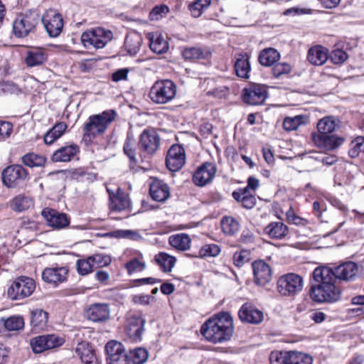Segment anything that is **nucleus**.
<instances>
[{
  "mask_svg": "<svg viewBox=\"0 0 364 364\" xmlns=\"http://www.w3.org/2000/svg\"><path fill=\"white\" fill-rule=\"evenodd\" d=\"M234 331L232 318L228 312H222L209 318L201 326V334L208 341L217 343L230 339Z\"/></svg>",
  "mask_w": 364,
  "mask_h": 364,
  "instance_id": "nucleus-1",
  "label": "nucleus"
},
{
  "mask_svg": "<svg viewBox=\"0 0 364 364\" xmlns=\"http://www.w3.org/2000/svg\"><path fill=\"white\" fill-rule=\"evenodd\" d=\"M116 117L117 112L114 109H107L101 114L90 116L84 125V134L90 136L104 133Z\"/></svg>",
  "mask_w": 364,
  "mask_h": 364,
  "instance_id": "nucleus-2",
  "label": "nucleus"
},
{
  "mask_svg": "<svg viewBox=\"0 0 364 364\" xmlns=\"http://www.w3.org/2000/svg\"><path fill=\"white\" fill-rule=\"evenodd\" d=\"M176 95V85L169 80L156 81L151 86L149 96L156 104H166L171 102Z\"/></svg>",
  "mask_w": 364,
  "mask_h": 364,
  "instance_id": "nucleus-3",
  "label": "nucleus"
},
{
  "mask_svg": "<svg viewBox=\"0 0 364 364\" xmlns=\"http://www.w3.org/2000/svg\"><path fill=\"white\" fill-rule=\"evenodd\" d=\"M39 15L36 11H28L19 14L13 22L15 36L24 38L33 33L39 23Z\"/></svg>",
  "mask_w": 364,
  "mask_h": 364,
  "instance_id": "nucleus-4",
  "label": "nucleus"
},
{
  "mask_svg": "<svg viewBox=\"0 0 364 364\" xmlns=\"http://www.w3.org/2000/svg\"><path fill=\"white\" fill-rule=\"evenodd\" d=\"M113 38L110 30L102 27L91 28L82 33L81 42L84 47L93 46L99 49L104 48Z\"/></svg>",
  "mask_w": 364,
  "mask_h": 364,
  "instance_id": "nucleus-5",
  "label": "nucleus"
},
{
  "mask_svg": "<svg viewBox=\"0 0 364 364\" xmlns=\"http://www.w3.org/2000/svg\"><path fill=\"white\" fill-rule=\"evenodd\" d=\"M304 287L303 278L294 273L280 277L277 281V291L283 296H294L299 294Z\"/></svg>",
  "mask_w": 364,
  "mask_h": 364,
  "instance_id": "nucleus-6",
  "label": "nucleus"
},
{
  "mask_svg": "<svg viewBox=\"0 0 364 364\" xmlns=\"http://www.w3.org/2000/svg\"><path fill=\"white\" fill-rule=\"evenodd\" d=\"M310 296L318 303H333L339 300L341 291L334 284H312Z\"/></svg>",
  "mask_w": 364,
  "mask_h": 364,
  "instance_id": "nucleus-7",
  "label": "nucleus"
},
{
  "mask_svg": "<svg viewBox=\"0 0 364 364\" xmlns=\"http://www.w3.org/2000/svg\"><path fill=\"white\" fill-rule=\"evenodd\" d=\"M36 289V284L32 278L19 277L9 287L8 296L12 300H21L32 294Z\"/></svg>",
  "mask_w": 364,
  "mask_h": 364,
  "instance_id": "nucleus-8",
  "label": "nucleus"
},
{
  "mask_svg": "<svg viewBox=\"0 0 364 364\" xmlns=\"http://www.w3.org/2000/svg\"><path fill=\"white\" fill-rule=\"evenodd\" d=\"M27 177V171L19 164L9 166L1 172L2 183L8 188L18 187Z\"/></svg>",
  "mask_w": 364,
  "mask_h": 364,
  "instance_id": "nucleus-9",
  "label": "nucleus"
},
{
  "mask_svg": "<svg viewBox=\"0 0 364 364\" xmlns=\"http://www.w3.org/2000/svg\"><path fill=\"white\" fill-rule=\"evenodd\" d=\"M64 339L55 334L36 336L31 340V346L36 353L57 348L63 345Z\"/></svg>",
  "mask_w": 364,
  "mask_h": 364,
  "instance_id": "nucleus-10",
  "label": "nucleus"
},
{
  "mask_svg": "<svg viewBox=\"0 0 364 364\" xmlns=\"http://www.w3.org/2000/svg\"><path fill=\"white\" fill-rule=\"evenodd\" d=\"M43 26L50 37H57L63 28V20L60 14L54 10L47 11L42 16Z\"/></svg>",
  "mask_w": 364,
  "mask_h": 364,
  "instance_id": "nucleus-11",
  "label": "nucleus"
},
{
  "mask_svg": "<svg viewBox=\"0 0 364 364\" xmlns=\"http://www.w3.org/2000/svg\"><path fill=\"white\" fill-rule=\"evenodd\" d=\"M267 97V91L264 85L252 84L242 91L243 101L250 105L264 103Z\"/></svg>",
  "mask_w": 364,
  "mask_h": 364,
  "instance_id": "nucleus-12",
  "label": "nucleus"
},
{
  "mask_svg": "<svg viewBox=\"0 0 364 364\" xmlns=\"http://www.w3.org/2000/svg\"><path fill=\"white\" fill-rule=\"evenodd\" d=\"M107 191L109 194V208L114 211H122L129 208L131 205L130 199L122 189L117 187L113 190L107 187Z\"/></svg>",
  "mask_w": 364,
  "mask_h": 364,
  "instance_id": "nucleus-13",
  "label": "nucleus"
},
{
  "mask_svg": "<svg viewBox=\"0 0 364 364\" xmlns=\"http://www.w3.org/2000/svg\"><path fill=\"white\" fill-rule=\"evenodd\" d=\"M314 145L324 151H333L341 146L345 139L342 136L334 134H311Z\"/></svg>",
  "mask_w": 364,
  "mask_h": 364,
  "instance_id": "nucleus-14",
  "label": "nucleus"
},
{
  "mask_svg": "<svg viewBox=\"0 0 364 364\" xmlns=\"http://www.w3.org/2000/svg\"><path fill=\"white\" fill-rule=\"evenodd\" d=\"M186 163L185 150L181 145L173 144L168 149L166 164L167 168L171 171L181 169Z\"/></svg>",
  "mask_w": 364,
  "mask_h": 364,
  "instance_id": "nucleus-15",
  "label": "nucleus"
},
{
  "mask_svg": "<svg viewBox=\"0 0 364 364\" xmlns=\"http://www.w3.org/2000/svg\"><path fill=\"white\" fill-rule=\"evenodd\" d=\"M108 364H129L128 355L124 353L122 345L111 341L105 346Z\"/></svg>",
  "mask_w": 364,
  "mask_h": 364,
  "instance_id": "nucleus-16",
  "label": "nucleus"
},
{
  "mask_svg": "<svg viewBox=\"0 0 364 364\" xmlns=\"http://www.w3.org/2000/svg\"><path fill=\"white\" fill-rule=\"evenodd\" d=\"M159 144L160 138L154 129H146L140 135V148L148 154L155 153Z\"/></svg>",
  "mask_w": 364,
  "mask_h": 364,
  "instance_id": "nucleus-17",
  "label": "nucleus"
},
{
  "mask_svg": "<svg viewBox=\"0 0 364 364\" xmlns=\"http://www.w3.org/2000/svg\"><path fill=\"white\" fill-rule=\"evenodd\" d=\"M216 166L210 162L204 163L195 172L193 182L198 186H203L210 182L215 177Z\"/></svg>",
  "mask_w": 364,
  "mask_h": 364,
  "instance_id": "nucleus-18",
  "label": "nucleus"
},
{
  "mask_svg": "<svg viewBox=\"0 0 364 364\" xmlns=\"http://www.w3.org/2000/svg\"><path fill=\"white\" fill-rule=\"evenodd\" d=\"M85 316L93 322L105 321L110 316L109 306L106 303L92 304L86 309Z\"/></svg>",
  "mask_w": 364,
  "mask_h": 364,
  "instance_id": "nucleus-19",
  "label": "nucleus"
},
{
  "mask_svg": "<svg viewBox=\"0 0 364 364\" xmlns=\"http://www.w3.org/2000/svg\"><path fill=\"white\" fill-rule=\"evenodd\" d=\"M144 324L145 320L139 316H132L127 319L126 332L134 342L141 340Z\"/></svg>",
  "mask_w": 364,
  "mask_h": 364,
  "instance_id": "nucleus-20",
  "label": "nucleus"
},
{
  "mask_svg": "<svg viewBox=\"0 0 364 364\" xmlns=\"http://www.w3.org/2000/svg\"><path fill=\"white\" fill-rule=\"evenodd\" d=\"M255 282L261 286L269 283L272 277L270 266L262 260L255 261L252 263Z\"/></svg>",
  "mask_w": 364,
  "mask_h": 364,
  "instance_id": "nucleus-21",
  "label": "nucleus"
},
{
  "mask_svg": "<svg viewBox=\"0 0 364 364\" xmlns=\"http://www.w3.org/2000/svg\"><path fill=\"white\" fill-rule=\"evenodd\" d=\"M41 214L47 224L55 229H61L69 225L70 221L65 213H59L53 209L45 208L42 210Z\"/></svg>",
  "mask_w": 364,
  "mask_h": 364,
  "instance_id": "nucleus-22",
  "label": "nucleus"
},
{
  "mask_svg": "<svg viewBox=\"0 0 364 364\" xmlns=\"http://www.w3.org/2000/svg\"><path fill=\"white\" fill-rule=\"evenodd\" d=\"M240 319L242 322L257 324L264 318L263 312L250 304H243L238 311Z\"/></svg>",
  "mask_w": 364,
  "mask_h": 364,
  "instance_id": "nucleus-23",
  "label": "nucleus"
},
{
  "mask_svg": "<svg viewBox=\"0 0 364 364\" xmlns=\"http://www.w3.org/2000/svg\"><path fill=\"white\" fill-rule=\"evenodd\" d=\"M75 352L83 364H99L95 352L89 343L85 341L79 343Z\"/></svg>",
  "mask_w": 364,
  "mask_h": 364,
  "instance_id": "nucleus-24",
  "label": "nucleus"
},
{
  "mask_svg": "<svg viewBox=\"0 0 364 364\" xmlns=\"http://www.w3.org/2000/svg\"><path fill=\"white\" fill-rule=\"evenodd\" d=\"M150 196L151 198L159 202H164L170 196V190L168 186L163 181L154 179L150 184Z\"/></svg>",
  "mask_w": 364,
  "mask_h": 364,
  "instance_id": "nucleus-25",
  "label": "nucleus"
},
{
  "mask_svg": "<svg viewBox=\"0 0 364 364\" xmlns=\"http://www.w3.org/2000/svg\"><path fill=\"white\" fill-rule=\"evenodd\" d=\"M48 59V54L46 50L41 48H33L26 52L25 63L28 67H36L42 65Z\"/></svg>",
  "mask_w": 364,
  "mask_h": 364,
  "instance_id": "nucleus-26",
  "label": "nucleus"
},
{
  "mask_svg": "<svg viewBox=\"0 0 364 364\" xmlns=\"http://www.w3.org/2000/svg\"><path fill=\"white\" fill-rule=\"evenodd\" d=\"M68 270L66 267H47L42 273V279L48 283L63 282L66 279Z\"/></svg>",
  "mask_w": 364,
  "mask_h": 364,
  "instance_id": "nucleus-27",
  "label": "nucleus"
},
{
  "mask_svg": "<svg viewBox=\"0 0 364 364\" xmlns=\"http://www.w3.org/2000/svg\"><path fill=\"white\" fill-rule=\"evenodd\" d=\"M79 152L76 144L64 146L57 149L52 155L51 160L54 162H68Z\"/></svg>",
  "mask_w": 364,
  "mask_h": 364,
  "instance_id": "nucleus-28",
  "label": "nucleus"
},
{
  "mask_svg": "<svg viewBox=\"0 0 364 364\" xmlns=\"http://www.w3.org/2000/svg\"><path fill=\"white\" fill-rule=\"evenodd\" d=\"M315 284H334L336 279L335 270L327 267H318L312 274Z\"/></svg>",
  "mask_w": 364,
  "mask_h": 364,
  "instance_id": "nucleus-29",
  "label": "nucleus"
},
{
  "mask_svg": "<svg viewBox=\"0 0 364 364\" xmlns=\"http://www.w3.org/2000/svg\"><path fill=\"white\" fill-rule=\"evenodd\" d=\"M264 232L272 239L282 240L288 235L289 229L282 222L277 221L269 223Z\"/></svg>",
  "mask_w": 364,
  "mask_h": 364,
  "instance_id": "nucleus-30",
  "label": "nucleus"
},
{
  "mask_svg": "<svg viewBox=\"0 0 364 364\" xmlns=\"http://www.w3.org/2000/svg\"><path fill=\"white\" fill-rule=\"evenodd\" d=\"M358 265L353 262H348L339 265L335 269L336 279L342 280H351L358 274Z\"/></svg>",
  "mask_w": 364,
  "mask_h": 364,
  "instance_id": "nucleus-31",
  "label": "nucleus"
},
{
  "mask_svg": "<svg viewBox=\"0 0 364 364\" xmlns=\"http://www.w3.org/2000/svg\"><path fill=\"white\" fill-rule=\"evenodd\" d=\"M340 121L333 116H327L321 119L317 123L318 132L311 134H330L339 127Z\"/></svg>",
  "mask_w": 364,
  "mask_h": 364,
  "instance_id": "nucleus-32",
  "label": "nucleus"
},
{
  "mask_svg": "<svg viewBox=\"0 0 364 364\" xmlns=\"http://www.w3.org/2000/svg\"><path fill=\"white\" fill-rule=\"evenodd\" d=\"M154 262L159 269L164 273L172 271L176 262V258L164 252H160L154 256Z\"/></svg>",
  "mask_w": 364,
  "mask_h": 364,
  "instance_id": "nucleus-33",
  "label": "nucleus"
},
{
  "mask_svg": "<svg viewBox=\"0 0 364 364\" xmlns=\"http://www.w3.org/2000/svg\"><path fill=\"white\" fill-rule=\"evenodd\" d=\"M307 58L312 65H322L328 59V50L321 46L312 47L309 50Z\"/></svg>",
  "mask_w": 364,
  "mask_h": 364,
  "instance_id": "nucleus-34",
  "label": "nucleus"
},
{
  "mask_svg": "<svg viewBox=\"0 0 364 364\" xmlns=\"http://www.w3.org/2000/svg\"><path fill=\"white\" fill-rule=\"evenodd\" d=\"M168 243L175 250L184 252L190 249L191 240L186 233H178L169 237Z\"/></svg>",
  "mask_w": 364,
  "mask_h": 364,
  "instance_id": "nucleus-35",
  "label": "nucleus"
},
{
  "mask_svg": "<svg viewBox=\"0 0 364 364\" xmlns=\"http://www.w3.org/2000/svg\"><path fill=\"white\" fill-rule=\"evenodd\" d=\"M234 68L235 73L239 77L248 78L251 70L248 55L245 53L239 54L236 58Z\"/></svg>",
  "mask_w": 364,
  "mask_h": 364,
  "instance_id": "nucleus-36",
  "label": "nucleus"
},
{
  "mask_svg": "<svg viewBox=\"0 0 364 364\" xmlns=\"http://www.w3.org/2000/svg\"><path fill=\"white\" fill-rule=\"evenodd\" d=\"M149 47L158 54H162L168 50V43L160 33H149Z\"/></svg>",
  "mask_w": 364,
  "mask_h": 364,
  "instance_id": "nucleus-37",
  "label": "nucleus"
},
{
  "mask_svg": "<svg viewBox=\"0 0 364 364\" xmlns=\"http://www.w3.org/2000/svg\"><path fill=\"white\" fill-rule=\"evenodd\" d=\"M280 58L279 53L274 48H269L262 50L258 57L259 63L264 66L273 65Z\"/></svg>",
  "mask_w": 364,
  "mask_h": 364,
  "instance_id": "nucleus-38",
  "label": "nucleus"
},
{
  "mask_svg": "<svg viewBox=\"0 0 364 364\" xmlns=\"http://www.w3.org/2000/svg\"><path fill=\"white\" fill-rule=\"evenodd\" d=\"M68 126L65 122H58L53 126L44 136V142L52 144L65 133Z\"/></svg>",
  "mask_w": 364,
  "mask_h": 364,
  "instance_id": "nucleus-39",
  "label": "nucleus"
},
{
  "mask_svg": "<svg viewBox=\"0 0 364 364\" xmlns=\"http://www.w3.org/2000/svg\"><path fill=\"white\" fill-rule=\"evenodd\" d=\"M33 205L31 197L23 194L16 196L11 201V208L16 212H22L29 209Z\"/></svg>",
  "mask_w": 364,
  "mask_h": 364,
  "instance_id": "nucleus-40",
  "label": "nucleus"
},
{
  "mask_svg": "<svg viewBox=\"0 0 364 364\" xmlns=\"http://www.w3.org/2000/svg\"><path fill=\"white\" fill-rule=\"evenodd\" d=\"M0 323L4 324L6 329L9 331H18L24 326L23 318L19 316H11L7 318H1Z\"/></svg>",
  "mask_w": 364,
  "mask_h": 364,
  "instance_id": "nucleus-41",
  "label": "nucleus"
},
{
  "mask_svg": "<svg viewBox=\"0 0 364 364\" xmlns=\"http://www.w3.org/2000/svg\"><path fill=\"white\" fill-rule=\"evenodd\" d=\"M149 358L148 351L144 348H136L129 350L128 354L129 364H144Z\"/></svg>",
  "mask_w": 364,
  "mask_h": 364,
  "instance_id": "nucleus-42",
  "label": "nucleus"
},
{
  "mask_svg": "<svg viewBox=\"0 0 364 364\" xmlns=\"http://www.w3.org/2000/svg\"><path fill=\"white\" fill-rule=\"evenodd\" d=\"M220 223L223 232L228 235H235L240 229L238 221L230 216L223 217Z\"/></svg>",
  "mask_w": 364,
  "mask_h": 364,
  "instance_id": "nucleus-43",
  "label": "nucleus"
},
{
  "mask_svg": "<svg viewBox=\"0 0 364 364\" xmlns=\"http://www.w3.org/2000/svg\"><path fill=\"white\" fill-rule=\"evenodd\" d=\"M141 43V38L139 35L127 36L124 41V46L127 53L131 55H135L140 49Z\"/></svg>",
  "mask_w": 364,
  "mask_h": 364,
  "instance_id": "nucleus-44",
  "label": "nucleus"
},
{
  "mask_svg": "<svg viewBox=\"0 0 364 364\" xmlns=\"http://www.w3.org/2000/svg\"><path fill=\"white\" fill-rule=\"evenodd\" d=\"M308 122L307 117L304 115H296L294 117H286L283 122V127L287 131H293L302 124Z\"/></svg>",
  "mask_w": 364,
  "mask_h": 364,
  "instance_id": "nucleus-45",
  "label": "nucleus"
},
{
  "mask_svg": "<svg viewBox=\"0 0 364 364\" xmlns=\"http://www.w3.org/2000/svg\"><path fill=\"white\" fill-rule=\"evenodd\" d=\"M289 364H312L313 358L309 354L298 351H288Z\"/></svg>",
  "mask_w": 364,
  "mask_h": 364,
  "instance_id": "nucleus-46",
  "label": "nucleus"
},
{
  "mask_svg": "<svg viewBox=\"0 0 364 364\" xmlns=\"http://www.w3.org/2000/svg\"><path fill=\"white\" fill-rule=\"evenodd\" d=\"M48 318V314L47 312L42 309H36L32 311L31 323L34 327L43 328Z\"/></svg>",
  "mask_w": 364,
  "mask_h": 364,
  "instance_id": "nucleus-47",
  "label": "nucleus"
},
{
  "mask_svg": "<svg viewBox=\"0 0 364 364\" xmlns=\"http://www.w3.org/2000/svg\"><path fill=\"white\" fill-rule=\"evenodd\" d=\"M22 162L29 167L42 166L46 162V158L41 155L31 153L22 157Z\"/></svg>",
  "mask_w": 364,
  "mask_h": 364,
  "instance_id": "nucleus-48",
  "label": "nucleus"
},
{
  "mask_svg": "<svg viewBox=\"0 0 364 364\" xmlns=\"http://www.w3.org/2000/svg\"><path fill=\"white\" fill-rule=\"evenodd\" d=\"M210 0H196L189 6L192 16L199 17L203 12L210 6Z\"/></svg>",
  "mask_w": 364,
  "mask_h": 364,
  "instance_id": "nucleus-49",
  "label": "nucleus"
},
{
  "mask_svg": "<svg viewBox=\"0 0 364 364\" xmlns=\"http://www.w3.org/2000/svg\"><path fill=\"white\" fill-rule=\"evenodd\" d=\"M221 250L216 244H206L201 247L197 257L204 258L208 257H217Z\"/></svg>",
  "mask_w": 364,
  "mask_h": 364,
  "instance_id": "nucleus-50",
  "label": "nucleus"
},
{
  "mask_svg": "<svg viewBox=\"0 0 364 364\" xmlns=\"http://www.w3.org/2000/svg\"><path fill=\"white\" fill-rule=\"evenodd\" d=\"M182 55L186 60L203 59L205 57V52L198 47L186 48L183 50Z\"/></svg>",
  "mask_w": 364,
  "mask_h": 364,
  "instance_id": "nucleus-51",
  "label": "nucleus"
},
{
  "mask_svg": "<svg viewBox=\"0 0 364 364\" xmlns=\"http://www.w3.org/2000/svg\"><path fill=\"white\" fill-rule=\"evenodd\" d=\"M348 154L351 158H356L360 152H364V137L358 136L350 144Z\"/></svg>",
  "mask_w": 364,
  "mask_h": 364,
  "instance_id": "nucleus-52",
  "label": "nucleus"
},
{
  "mask_svg": "<svg viewBox=\"0 0 364 364\" xmlns=\"http://www.w3.org/2000/svg\"><path fill=\"white\" fill-rule=\"evenodd\" d=\"M90 259L92 262V264L95 269L107 267L112 262L110 256L103 254H95L90 256Z\"/></svg>",
  "mask_w": 364,
  "mask_h": 364,
  "instance_id": "nucleus-53",
  "label": "nucleus"
},
{
  "mask_svg": "<svg viewBox=\"0 0 364 364\" xmlns=\"http://www.w3.org/2000/svg\"><path fill=\"white\" fill-rule=\"evenodd\" d=\"M92 263L90 257L87 259H78L76 263L78 273L81 275L88 274L95 269Z\"/></svg>",
  "mask_w": 364,
  "mask_h": 364,
  "instance_id": "nucleus-54",
  "label": "nucleus"
},
{
  "mask_svg": "<svg viewBox=\"0 0 364 364\" xmlns=\"http://www.w3.org/2000/svg\"><path fill=\"white\" fill-rule=\"evenodd\" d=\"M168 12L169 9L166 5L162 4L156 6L151 11L149 14V18L151 21H159L165 17Z\"/></svg>",
  "mask_w": 364,
  "mask_h": 364,
  "instance_id": "nucleus-55",
  "label": "nucleus"
},
{
  "mask_svg": "<svg viewBox=\"0 0 364 364\" xmlns=\"http://www.w3.org/2000/svg\"><path fill=\"white\" fill-rule=\"evenodd\" d=\"M250 252L247 250H242L236 252L233 255V262L237 267H242L245 263L248 262L250 259Z\"/></svg>",
  "mask_w": 364,
  "mask_h": 364,
  "instance_id": "nucleus-56",
  "label": "nucleus"
},
{
  "mask_svg": "<svg viewBox=\"0 0 364 364\" xmlns=\"http://www.w3.org/2000/svg\"><path fill=\"white\" fill-rule=\"evenodd\" d=\"M125 267L129 274L135 272H141L146 268V264L139 258H134L125 264Z\"/></svg>",
  "mask_w": 364,
  "mask_h": 364,
  "instance_id": "nucleus-57",
  "label": "nucleus"
},
{
  "mask_svg": "<svg viewBox=\"0 0 364 364\" xmlns=\"http://www.w3.org/2000/svg\"><path fill=\"white\" fill-rule=\"evenodd\" d=\"M287 220L289 223L299 226H305L308 224V220L305 218L298 216L294 210L290 208L286 213Z\"/></svg>",
  "mask_w": 364,
  "mask_h": 364,
  "instance_id": "nucleus-58",
  "label": "nucleus"
},
{
  "mask_svg": "<svg viewBox=\"0 0 364 364\" xmlns=\"http://www.w3.org/2000/svg\"><path fill=\"white\" fill-rule=\"evenodd\" d=\"M270 364H289V355L288 351L282 352H272L269 357Z\"/></svg>",
  "mask_w": 364,
  "mask_h": 364,
  "instance_id": "nucleus-59",
  "label": "nucleus"
},
{
  "mask_svg": "<svg viewBox=\"0 0 364 364\" xmlns=\"http://www.w3.org/2000/svg\"><path fill=\"white\" fill-rule=\"evenodd\" d=\"M113 235L117 237L129 238L134 240H138L141 237L137 232L130 230H117L113 232Z\"/></svg>",
  "mask_w": 364,
  "mask_h": 364,
  "instance_id": "nucleus-60",
  "label": "nucleus"
},
{
  "mask_svg": "<svg viewBox=\"0 0 364 364\" xmlns=\"http://www.w3.org/2000/svg\"><path fill=\"white\" fill-rule=\"evenodd\" d=\"M290 70V65L285 63H277L272 68V73L275 77H279L282 75L288 74Z\"/></svg>",
  "mask_w": 364,
  "mask_h": 364,
  "instance_id": "nucleus-61",
  "label": "nucleus"
},
{
  "mask_svg": "<svg viewBox=\"0 0 364 364\" xmlns=\"http://www.w3.org/2000/svg\"><path fill=\"white\" fill-rule=\"evenodd\" d=\"M13 130V124L9 122L0 121V141L9 138Z\"/></svg>",
  "mask_w": 364,
  "mask_h": 364,
  "instance_id": "nucleus-62",
  "label": "nucleus"
},
{
  "mask_svg": "<svg viewBox=\"0 0 364 364\" xmlns=\"http://www.w3.org/2000/svg\"><path fill=\"white\" fill-rule=\"evenodd\" d=\"M331 58L333 63L341 64L346 60L348 55L345 51L338 49L333 52Z\"/></svg>",
  "mask_w": 364,
  "mask_h": 364,
  "instance_id": "nucleus-63",
  "label": "nucleus"
},
{
  "mask_svg": "<svg viewBox=\"0 0 364 364\" xmlns=\"http://www.w3.org/2000/svg\"><path fill=\"white\" fill-rule=\"evenodd\" d=\"M154 300V296L146 294L134 295L132 299L134 303L140 305H148Z\"/></svg>",
  "mask_w": 364,
  "mask_h": 364,
  "instance_id": "nucleus-64",
  "label": "nucleus"
}]
</instances>
